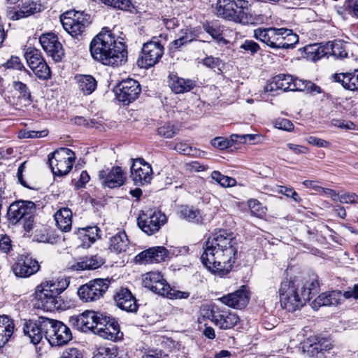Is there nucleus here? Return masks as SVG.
Instances as JSON below:
<instances>
[{"label": "nucleus", "mask_w": 358, "mask_h": 358, "mask_svg": "<svg viewBox=\"0 0 358 358\" xmlns=\"http://www.w3.org/2000/svg\"><path fill=\"white\" fill-rule=\"evenodd\" d=\"M180 214L181 217L189 222L199 223L202 220L200 211L187 206H181Z\"/></svg>", "instance_id": "43"}, {"label": "nucleus", "mask_w": 358, "mask_h": 358, "mask_svg": "<svg viewBox=\"0 0 358 358\" xmlns=\"http://www.w3.org/2000/svg\"><path fill=\"white\" fill-rule=\"evenodd\" d=\"M80 91L85 95L91 94L96 88L97 83L90 75H78L75 77Z\"/></svg>", "instance_id": "34"}, {"label": "nucleus", "mask_w": 358, "mask_h": 358, "mask_svg": "<svg viewBox=\"0 0 358 358\" xmlns=\"http://www.w3.org/2000/svg\"><path fill=\"white\" fill-rule=\"evenodd\" d=\"M107 278H96L81 285L78 289V295L83 302H91L101 299L109 287Z\"/></svg>", "instance_id": "9"}, {"label": "nucleus", "mask_w": 358, "mask_h": 358, "mask_svg": "<svg viewBox=\"0 0 358 358\" xmlns=\"http://www.w3.org/2000/svg\"><path fill=\"white\" fill-rule=\"evenodd\" d=\"M142 284L143 287L159 295L164 296L168 294L169 285L159 272H148L144 274Z\"/></svg>", "instance_id": "19"}, {"label": "nucleus", "mask_w": 358, "mask_h": 358, "mask_svg": "<svg viewBox=\"0 0 358 358\" xmlns=\"http://www.w3.org/2000/svg\"><path fill=\"white\" fill-rule=\"evenodd\" d=\"M331 54L336 58H345L348 55L345 45L341 41H336L331 45Z\"/></svg>", "instance_id": "47"}, {"label": "nucleus", "mask_w": 358, "mask_h": 358, "mask_svg": "<svg viewBox=\"0 0 358 358\" xmlns=\"http://www.w3.org/2000/svg\"><path fill=\"white\" fill-rule=\"evenodd\" d=\"M285 32L286 28L259 27L254 30L253 37L268 47L278 50L282 49V35Z\"/></svg>", "instance_id": "11"}, {"label": "nucleus", "mask_w": 358, "mask_h": 358, "mask_svg": "<svg viewBox=\"0 0 358 358\" xmlns=\"http://www.w3.org/2000/svg\"><path fill=\"white\" fill-rule=\"evenodd\" d=\"M195 39L196 34L191 29L185 28L180 31L178 38L171 43L170 49L172 50H177L182 45L192 42Z\"/></svg>", "instance_id": "40"}, {"label": "nucleus", "mask_w": 358, "mask_h": 358, "mask_svg": "<svg viewBox=\"0 0 358 358\" xmlns=\"http://www.w3.org/2000/svg\"><path fill=\"white\" fill-rule=\"evenodd\" d=\"M40 268L38 262L29 256H21L12 266L15 275L27 278L35 274Z\"/></svg>", "instance_id": "21"}, {"label": "nucleus", "mask_w": 358, "mask_h": 358, "mask_svg": "<svg viewBox=\"0 0 358 358\" xmlns=\"http://www.w3.org/2000/svg\"><path fill=\"white\" fill-rule=\"evenodd\" d=\"M164 54V46L156 41H150L143 46L137 63L141 68L148 69L159 62Z\"/></svg>", "instance_id": "12"}, {"label": "nucleus", "mask_w": 358, "mask_h": 358, "mask_svg": "<svg viewBox=\"0 0 358 358\" xmlns=\"http://www.w3.org/2000/svg\"><path fill=\"white\" fill-rule=\"evenodd\" d=\"M166 256L167 252L164 247H156L141 252L136 256V259L141 263L152 264L164 261Z\"/></svg>", "instance_id": "26"}, {"label": "nucleus", "mask_w": 358, "mask_h": 358, "mask_svg": "<svg viewBox=\"0 0 358 358\" xmlns=\"http://www.w3.org/2000/svg\"><path fill=\"white\" fill-rule=\"evenodd\" d=\"M74 152L66 148H60L48 155L52 173L63 176L70 172L75 161Z\"/></svg>", "instance_id": "7"}, {"label": "nucleus", "mask_w": 358, "mask_h": 358, "mask_svg": "<svg viewBox=\"0 0 358 358\" xmlns=\"http://www.w3.org/2000/svg\"><path fill=\"white\" fill-rule=\"evenodd\" d=\"M13 331V320L6 315H0V348L8 341Z\"/></svg>", "instance_id": "33"}, {"label": "nucleus", "mask_w": 358, "mask_h": 358, "mask_svg": "<svg viewBox=\"0 0 358 358\" xmlns=\"http://www.w3.org/2000/svg\"><path fill=\"white\" fill-rule=\"evenodd\" d=\"M316 92L320 93V87L310 81L292 78V91Z\"/></svg>", "instance_id": "41"}, {"label": "nucleus", "mask_w": 358, "mask_h": 358, "mask_svg": "<svg viewBox=\"0 0 358 358\" xmlns=\"http://www.w3.org/2000/svg\"><path fill=\"white\" fill-rule=\"evenodd\" d=\"M293 77L290 75L279 74L276 76L270 84L271 89L282 90L284 92L292 91Z\"/></svg>", "instance_id": "39"}, {"label": "nucleus", "mask_w": 358, "mask_h": 358, "mask_svg": "<svg viewBox=\"0 0 358 358\" xmlns=\"http://www.w3.org/2000/svg\"><path fill=\"white\" fill-rule=\"evenodd\" d=\"M48 320V317H39L37 320L25 322L23 331L29 337L31 343L38 344L46 334V328L43 324Z\"/></svg>", "instance_id": "22"}, {"label": "nucleus", "mask_w": 358, "mask_h": 358, "mask_svg": "<svg viewBox=\"0 0 358 358\" xmlns=\"http://www.w3.org/2000/svg\"><path fill=\"white\" fill-rule=\"evenodd\" d=\"M103 264V261L100 257L97 256H92L90 257H85L81 261L77 262L76 264L72 266L74 270H90L96 269L100 267Z\"/></svg>", "instance_id": "38"}, {"label": "nucleus", "mask_w": 358, "mask_h": 358, "mask_svg": "<svg viewBox=\"0 0 358 358\" xmlns=\"http://www.w3.org/2000/svg\"><path fill=\"white\" fill-rule=\"evenodd\" d=\"M249 299V292L244 286L236 292L223 296L220 299L223 304L236 309L244 308L248 303Z\"/></svg>", "instance_id": "23"}, {"label": "nucleus", "mask_w": 358, "mask_h": 358, "mask_svg": "<svg viewBox=\"0 0 358 358\" xmlns=\"http://www.w3.org/2000/svg\"><path fill=\"white\" fill-rule=\"evenodd\" d=\"M306 140L309 144L318 148H329L331 145L329 141L313 136H308Z\"/></svg>", "instance_id": "56"}, {"label": "nucleus", "mask_w": 358, "mask_h": 358, "mask_svg": "<svg viewBox=\"0 0 358 358\" xmlns=\"http://www.w3.org/2000/svg\"><path fill=\"white\" fill-rule=\"evenodd\" d=\"M13 87L15 91L19 93V100L17 103L13 102L12 103L15 105L17 108L29 105L31 102V94L27 85L20 81H14L13 83Z\"/></svg>", "instance_id": "35"}, {"label": "nucleus", "mask_w": 358, "mask_h": 358, "mask_svg": "<svg viewBox=\"0 0 358 358\" xmlns=\"http://www.w3.org/2000/svg\"><path fill=\"white\" fill-rule=\"evenodd\" d=\"M210 177L213 180L223 187H230L236 185V181L234 178L224 176L218 171H213Z\"/></svg>", "instance_id": "44"}, {"label": "nucleus", "mask_w": 358, "mask_h": 358, "mask_svg": "<svg viewBox=\"0 0 358 358\" xmlns=\"http://www.w3.org/2000/svg\"><path fill=\"white\" fill-rule=\"evenodd\" d=\"M115 90L117 99L127 105L138 97L141 88L138 81L127 78L122 80Z\"/></svg>", "instance_id": "13"}, {"label": "nucleus", "mask_w": 358, "mask_h": 358, "mask_svg": "<svg viewBox=\"0 0 358 358\" xmlns=\"http://www.w3.org/2000/svg\"><path fill=\"white\" fill-rule=\"evenodd\" d=\"M27 162L25 161L22 162L18 167L17 172V177L19 182L25 187L30 188L29 186L27 184L26 181L23 178V173L25 171L26 165Z\"/></svg>", "instance_id": "63"}, {"label": "nucleus", "mask_w": 358, "mask_h": 358, "mask_svg": "<svg viewBox=\"0 0 358 358\" xmlns=\"http://www.w3.org/2000/svg\"><path fill=\"white\" fill-rule=\"evenodd\" d=\"M274 127L278 129L291 131L294 129V124L292 122L285 118H278L274 122Z\"/></svg>", "instance_id": "52"}, {"label": "nucleus", "mask_w": 358, "mask_h": 358, "mask_svg": "<svg viewBox=\"0 0 358 358\" xmlns=\"http://www.w3.org/2000/svg\"><path fill=\"white\" fill-rule=\"evenodd\" d=\"M342 301V292L341 291H332L324 292L319 295L312 303L313 308L320 306H335Z\"/></svg>", "instance_id": "31"}, {"label": "nucleus", "mask_w": 358, "mask_h": 358, "mask_svg": "<svg viewBox=\"0 0 358 358\" xmlns=\"http://www.w3.org/2000/svg\"><path fill=\"white\" fill-rule=\"evenodd\" d=\"M115 305L120 309L129 313H136L138 305L136 297L126 287L117 289L113 296Z\"/></svg>", "instance_id": "20"}, {"label": "nucleus", "mask_w": 358, "mask_h": 358, "mask_svg": "<svg viewBox=\"0 0 358 358\" xmlns=\"http://www.w3.org/2000/svg\"><path fill=\"white\" fill-rule=\"evenodd\" d=\"M71 324L83 332L92 331L99 336L109 341H115L122 338L117 322L100 313L85 311L76 317H71Z\"/></svg>", "instance_id": "3"}, {"label": "nucleus", "mask_w": 358, "mask_h": 358, "mask_svg": "<svg viewBox=\"0 0 358 358\" xmlns=\"http://www.w3.org/2000/svg\"><path fill=\"white\" fill-rule=\"evenodd\" d=\"M12 248L11 240L9 236L4 235L0 239V250L8 253Z\"/></svg>", "instance_id": "62"}, {"label": "nucleus", "mask_w": 358, "mask_h": 358, "mask_svg": "<svg viewBox=\"0 0 358 358\" xmlns=\"http://www.w3.org/2000/svg\"><path fill=\"white\" fill-rule=\"evenodd\" d=\"M169 85L174 93L181 94L192 90L195 87V83L190 79H184L171 74L169 76Z\"/></svg>", "instance_id": "30"}, {"label": "nucleus", "mask_w": 358, "mask_h": 358, "mask_svg": "<svg viewBox=\"0 0 358 358\" xmlns=\"http://www.w3.org/2000/svg\"><path fill=\"white\" fill-rule=\"evenodd\" d=\"M67 286L68 284L66 281L52 279L41 282L36 287V290L47 293L48 294L52 295L55 297H59L60 294L66 289Z\"/></svg>", "instance_id": "27"}, {"label": "nucleus", "mask_w": 358, "mask_h": 358, "mask_svg": "<svg viewBox=\"0 0 358 358\" xmlns=\"http://www.w3.org/2000/svg\"><path fill=\"white\" fill-rule=\"evenodd\" d=\"M287 32L283 33L282 49H290L294 47L299 41V36L297 34H294L292 29L286 28Z\"/></svg>", "instance_id": "45"}, {"label": "nucleus", "mask_w": 358, "mask_h": 358, "mask_svg": "<svg viewBox=\"0 0 358 358\" xmlns=\"http://www.w3.org/2000/svg\"><path fill=\"white\" fill-rule=\"evenodd\" d=\"M56 225L63 232H68L72 227V212L69 208H62L55 214Z\"/></svg>", "instance_id": "32"}, {"label": "nucleus", "mask_w": 358, "mask_h": 358, "mask_svg": "<svg viewBox=\"0 0 358 358\" xmlns=\"http://www.w3.org/2000/svg\"><path fill=\"white\" fill-rule=\"evenodd\" d=\"M203 317L209 319L222 329H231L239 322V317L230 311L203 309Z\"/></svg>", "instance_id": "14"}, {"label": "nucleus", "mask_w": 358, "mask_h": 358, "mask_svg": "<svg viewBox=\"0 0 358 358\" xmlns=\"http://www.w3.org/2000/svg\"><path fill=\"white\" fill-rule=\"evenodd\" d=\"M211 145L215 148L224 150L230 146V142L223 137H215L211 141Z\"/></svg>", "instance_id": "59"}, {"label": "nucleus", "mask_w": 358, "mask_h": 358, "mask_svg": "<svg viewBox=\"0 0 358 358\" xmlns=\"http://www.w3.org/2000/svg\"><path fill=\"white\" fill-rule=\"evenodd\" d=\"M90 51L94 60L104 65L119 66L127 61L124 43L116 40L115 35L107 28L102 29L92 39Z\"/></svg>", "instance_id": "2"}, {"label": "nucleus", "mask_w": 358, "mask_h": 358, "mask_svg": "<svg viewBox=\"0 0 358 358\" xmlns=\"http://www.w3.org/2000/svg\"><path fill=\"white\" fill-rule=\"evenodd\" d=\"M249 2L246 0H218L216 4L217 15L235 22L245 24L248 22L247 13Z\"/></svg>", "instance_id": "6"}, {"label": "nucleus", "mask_w": 358, "mask_h": 358, "mask_svg": "<svg viewBox=\"0 0 358 358\" xmlns=\"http://www.w3.org/2000/svg\"><path fill=\"white\" fill-rule=\"evenodd\" d=\"M60 358H83L81 352L75 348H66Z\"/></svg>", "instance_id": "61"}, {"label": "nucleus", "mask_w": 358, "mask_h": 358, "mask_svg": "<svg viewBox=\"0 0 358 358\" xmlns=\"http://www.w3.org/2000/svg\"><path fill=\"white\" fill-rule=\"evenodd\" d=\"M173 150L180 154L189 155L191 154L192 148L185 142H178L175 144Z\"/></svg>", "instance_id": "60"}, {"label": "nucleus", "mask_w": 358, "mask_h": 358, "mask_svg": "<svg viewBox=\"0 0 358 358\" xmlns=\"http://www.w3.org/2000/svg\"><path fill=\"white\" fill-rule=\"evenodd\" d=\"M35 299L36 306L47 311L58 309L61 306L60 297H55L52 295L36 290H35Z\"/></svg>", "instance_id": "28"}, {"label": "nucleus", "mask_w": 358, "mask_h": 358, "mask_svg": "<svg viewBox=\"0 0 358 358\" xmlns=\"http://www.w3.org/2000/svg\"><path fill=\"white\" fill-rule=\"evenodd\" d=\"M333 80L346 90L358 91V69L353 72L335 73L332 76Z\"/></svg>", "instance_id": "29"}, {"label": "nucleus", "mask_w": 358, "mask_h": 358, "mask_svg": "<svg viewBox=\"0 0 358 358\" xmlns=\"http://www.w3.org/2000/svg\"><path fill=\"white\" fill-rule=\"evenodd\" d=\"M24 57L31 69H34L36 66H38L39 64L44 60L41 52L38 50L32 48L27 49Z\"/></svg>", "instance_id": "42"}, {"label": "nucleus", "mask_w": 358, "mask_h": 358, "mask_svg": "<svg viewBox=\"0 0 358 358\" xmlns=\"http://www.w3.org/2000/svg\"><path fill=\"white\" fill-rule=\"evenodd\" d=\"M178 132V130L173 125L166 124L160 127L157 129V133L160 136L171 138L173 137Z\"/></svg>", "instance_id": "50"}, {"label": "nucleus", "mask_w": 358, "mask_h": 358, "mask_svg": "<svg viewBox=\"0 0 358 358\" xmlns=\"http://www.w3.org/2000/svg\"><path fill=\"white\" fill-rule=\"evenodd\" d=\"M319 291L315 275L311 276L300 287L293 280H285L280 283L278 292L282 308L293 312L303 306Z\"/></svg>", "instance_id": "4"}, {"label": "nucleus", "mask_w": 358, "mask_h": 358, "mask_svg": "<svg viewBox=\"0 0 358 358\" xmlns=\"http://www.w3.org/2000/svg\"><path fill=\"white\" fill-rule=\"evenodd\" d=\"M43 327L46 328L45 338L52 346L66 344L72 338L71 329L60 321L48 318Z\"/></svg>", "instance_id": "8"}, {"label": "nucleus", "mask_w": 358, "mask_h": 358, "mask_svg": "<svg viewBox=\"0 0 358 358\" xmlns=\"http://www.w3.org/2000/svg\"><path fill=\"white\" fill-rule=\"evenodd\" d=\"M303 49L304 56L310 61H317L327 54L326 48L317 43L306 45Z\"/></svg>", "instance_id": "37"}, {"label": "nucleus", "mask_w": 358, "mask_h": 358, "mask_svg": "<svg viewBox=\"0 0 358 358\" xmlns=\"http://www.w3.org/2000/svg\"><path fill=\"white\" fill-rule=\"evenodd\" d=\"M129 244L124 231H120L110 239L109 249L112 252L121 253L126 251Z\"/></svg>", "instance_id": "36"}, {"label": "nucleus", "mask_w": 358, "mask_h": 358, "mask_svg": "<svg viewBox=\"0 0 358 358\" xmlns=\"http://www.w3.org/2000/svg\"><path fill=\"white\" fill-rule=\"evenodd\" d=\"M338 201L342 203H358V196L355 193H347L338 196Z\"/></svg>", "instance_id": "58"}, {"label": "nucleus", "mask_w": 358, "mask_h": 358, "mask_svg": "<svg viewBox=\"0 0 358 358\" xmlns=\"http://www.w3.org/2000/svg\"><path fill=\"white\" fill-rule=\"evenodd\" d=\"M99 178L105 187L116 188L124 184L127 175L120 166H116L101 171Z\"/></svg>", "instance_id": "16"}, {"label": "nucleus", "mask_w": 358, "mask_h": 358, "mask_svg": "<svg viewBox=\"0 0 358 358\" xmlns=\"http://www.w3.org/2000/svg\"><path fill=\"white\" fill-rule=\"evenodd\" d=\"M42 10L43 6L41 3L33 1H26L19 6L18 9L10 11V18L13 20H18L39 13Z\"/></svg>", "instance_id": "25"}, {"label": "nucleus", "mask_w": 358, "mask_h": 358, "mask_svg": "<svg viewBox=\"0 0 358 358\" xmlns=\"http://www.w3.org/2000/svg\"><path fill=\"white\" fill-rule=\"evenodd\" d=\"M221 61L219 58L213 57L212 56L206 57L203 60V64L209 68L214 69L218 67L220 64Z\"/></svg>", "instance_id": "64"}, {"label": "nucleus", "mask_w": 358, "mask_h": 358, "mask_svg": "<svg viewBox=\"0 0 358 358\" xmlns=\"http://www.w3.org/2000/svg\"><path fill=\"white\" fill-rule=\"evenodd\" d=\"M3 66L6 69H17V70H21L24 66L22 63L21 62L20 59L18 57H11L9 60H8Z\"/></svg>", "instance_id": "57"}, {"label": "nucleus", "mask_w": 358, "mask_h": 358, "mask_svg": "<svg viewBox=\"0 0 358 358\" xmlns=\"http://www.w3.org/2000/svg\"><path fill=\"white\" fill-rule=\"evenodd\" d=\"M131 178L136 185L148 184L152 178V169L143 159H136L131 167Z\"/></svg>", "instance_id": "15"}, {"label": "nucleus", "mask_w": 358, "mask_h": 358, "mask_svg": "<svg viewBox=\"0 0 358 358\" xmlns=\"http://www.w3.org/2000/svg\"><path fill=\"white\" fill-rule=\"evenodd\" d=\"M40 43L48 54L55 62H60L64 55L62 45L58 41L57 36L53 33H47L41 36Z\"/></svg>", "instance_id": "17"}, {"label": "nucleus", "mask_w": 358, "mask_h": 358, "mask_svg": "<svg viewBox=\"0 0 358 358\" xmlns=\"http://www.w3.org/2000/svg\"><path fill=\"white\" fill-rule=\"evenodd\" d=\"M102 3L117 8L119 9H126L129 6V0H100Z\"/></svg>", "instance_id": "54"}, {"label": "nucleus", "mask_w": 358, "mask_h": 358, "mask_svg": "<svg viewBox=\"0 0 358 358\" xmlns=\"http://www.w3.org/2000/svg\"><path fill=\"white\" fill-rule=\"evenodd\" d=\"M31 70L35 75L41 80H48L50 78L51 75L50 67L45 60L39 64L38 66H36L35 68Z\"/></svg>", "instance_id": "46"}, {"label": "nucleus", "mask_w": 358, "mask_h": 358, "mask_svg": "<svg viewBox=\"0 0 358 358\" xmlns=\"http://www.w3.org/2000/svg\"><path fill=\"white\" fill-rule=\"evenodd\" d=\"M36 204L31 201L19 200L12 203L7 210V218L10 224L23 223L24 230L29 232L34 225Z\"/></svg>", "instance_id": "5"}, {"label": "nucleus", "mask_w": 358, "mask_h": 358, "mask_svg": "<svg viewBox=\"0 0 358 358\" xmlns=\"http://www.w3.org/2000/svg\"><path fill=\"white\" fill-rule=\"evenodd\" d=\"M203 28L213 39L217 41L222 40V31L218 26L208 24H204Z\"/></svg>", "instance_id": "51"}, {"label": "nucleus", "mask_w": 358, "mask_h": 358, "mask_svg": "<svg viewBox=\"0 0 358 358\" xmlns=\"http://www.w3.org/2000/svg\"><path fill=\"white\" fill-rule=\"evenodd\" d=\"M248 205L251 213L255 215L260 217L265 214V208L258 200L250 199L248 201Z\"/></svg>", "instance_id": "48"}, {"label": "nucleus", "mask_w": 358, "mask_h": 358, "mask_svg": "<svg viewBox=\"0 0 358 358\" xmlns=\"http://www.w3.org/2000/svg\"><path fill=\"white\" fill-rule=\"evenodd\" d=\"M240 49L243 50L252 55L256 54L259 50V45L252 40H245L241 45Z\"/></svg>", "instance_id": "49"}, {"label": "nucleus", "mask_w": 358, "mask_h": 358, "mask_svg": "<svg viewBox=\"0 0 358 358\" xmlns=\"http://www.w3.org/2000/svg\"><path fill=\"white\" fill-rule=\"evenodd\" d=\"M168 294H164L163 296H166L169 299H187L190 294L188 292H182L179 290L172 289L170 287L168 289Z\"/></svg>", "instance_id": "55"}, {"label": "nucleus", "mask_w": 358, "mask_h": 358, "mask_svg": "<svg viewBox=\"0 0 358 358\" xmlns=\"http://www.w3.org/2000/svg\"><path fill=\"white\" fill-rule=\"evenodd\" d=\"M201 256L202 264L210 272L220 276L229 273L238 252V243L233 234L220 230L207 240Z\"/></svg>", "instance_id": "1"}, {"label": "nucleus", "mask_w": 358, "mask_h": 358, "mask_svg": "<svg viewBox=\"0 0 358 358\" xmlns=\"http://www.w3.org/2000/svg\"><path fill=\"white\" fill-rule=\"evenodd\" d=\"M167 221L166 216L161 211L148 210L139 215L137 224L148 235H152L159 230Z\"/></svg>", "instance_id": "10"}, {"label": "nucleus", "mask_w": 358, "mask_h": 358, "mask_svg": "<svg viewBox=\"0 0 358 358\" xmlns=\"http://www.w3.org/2000/svg\"><path fill=\"white\" fill-rule=\"evenodd\" d=\"M99 229L96 227H90L84 236L83 241L85 242L87 240L89 241V244L93 243L99 238Z\"/></svg>", "instance_id": "53"}, {"label": "nucleus", "mask_w": 358, "mask_h": 358, "mask_svg": "<svg viewBox=\"0 0 358 358\" xmlns=\"http://www.w3.org/2000/svg\"><path fill=\"white\" fill-rule=\"evenodd\" d=\"M71 13H64L61 16V23L64 30L72 36L80 35L85 29L87 20L80 13H74L73 17Z\"/></svg>", "instance_id": "18"}, {"label": "nucleus", "mask_w": 358, "mask_h": 358, "mask_svg": "<svg viewBox=\"0 0 358 358\" xmlns=\"http://www.w3.org/2000/svg\"><path fill=\"white\" fill-rule=\"evenodd\" d=\"M308 341L304 349L311 357L327 352L334 347L333 342L329 338L314 336L308 338Z\"/></svg>", "instance_id": "24"}]
</instances>
